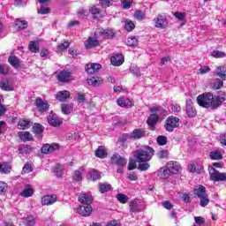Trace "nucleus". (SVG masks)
Returning <instances> with one entry per match:
<instances>
[{"label":"nucleus","mask_w":226,"mask_h":226,"mask_svg":"<svg viewBox=\"0 0 226 226\" xmlns=\"http://www.w3.org/2000/svg\"><path fill=\"white\" fill-rule=\"evenodd\" d=\"M225 96L218 95L214 97L211 93H204L197 97V102L200 107H203L204 109H211V110H215L217 107L222 105V102H225Z\"/></svg>","instance_id":"nucleus-1"},{"label":"nucleus","mask_w":226,"mask_h":226,"mask_svg":"<svg viewBox=\"0 0 226 226\" xmlns=\"http://www.w3.org/2000/svg\"><path fill=\"white\" fill-rule=\"evenodd\" d=\"M154 154V149L149 146H143L135 152V158L138 162H149Z\"/></svg>","instance_id":"nucleus-2"},{"label":"nucleus","mask_w":226,"mask_h":226,"mask_svg":"<svg viewBox=\"0 0 226 226\" xmlns=\"http://www.w3.org/2000/svg\"><path fill=\"white\" fill-rule=\"evenodd\" d=\"M194 195L198 196L200 199V205L201 207H206L207 204H209V198L207 197V193L206 192V187L203 185H199L193 190Z\"/></svg>","instance_id":"nucleus-3"},{"label":"nucleus","mask_w":226,"mask_h":226,"mask_svg":"<svg viewBox=\"0 0 226 226\" xmlns=\"http://www.w3.org/2000/svg\"><path fill=\"white\" fill-rule=\"evenodd\" d=\"M181 124V120L174 116H170L166 119V124L164 125L166 132H172L175 128H179Z\"/></svg>","instance_id":"nucleus-4"},{"label":"nucleus","mask_w":226,"mask_h":226,"mask_svg":"<svg viewBox=\"0 0 226 226\" xmlns=\"http://www.w3.org/2000/svg\"><path fill=\"white\" fill-rule=\"evenodd\" d=\"M146 137V131L142 129H134L130 134H124V140H139Z\"/></svg>","instance_id":"nucleus-5"},{"label":"nucleus","mask_w":226,"mask_h":226,"mask_svg":"<svg viewBox=\"0 0 226 226\" xmlns=\"http://www.w3.org/2000/svg\"><path fill=\"white\" fill-rule=\"evenodd\" d=\"M208 172H209L210 178L212 179V181H215V182L226 181V173L219 172L213 167L208 168Z\"/></svg>","instance_id":"nucleus-6"},{"label":"nucleus","mask_w":226,"mask_h":226,"mask_svg":"<svg viewBox=\"0 0 226 226\" xmlns=\"http://www.w3.org/2000/svg\"><path fill=\"white\" fill-rule=\"evenodd\" d=\"M154 26L158 29H165L169 23L167 22V16L165 14H158L154 19Z\"/></svg>","instance_id":"nucleus-7"},{"label":"nucleus","mask_w":226,"mask_h":226,"mask_svg":"<svg viewBox=\"0 0 226 226\" xmlns=\"http://www.w3.org/2000/svg\"><path fill=\"white\" fill-rule=\"evenodd\" d=\"M35 107L39 112H47L50 108V104H49V102L43 101L39 97L35 100Z\"/></svg>","instance_id":"nucleus-8"},{"label":"nucleus","mask_w":226,"mask_h":226,"mask_svg":"<svg viewBox=\"0 0 226 226\" xmlns=\"http://www.w3.org/2000/svg\"><path fill=\"white\" fill-rule=\"evenodd\" d=\"M166 167L170 174H179L181 172V164L177 162L170 161L167 162Z\"/></svg>","instance_id":"nucleus-9"},{"label":"nucleus","mask_w":226,"mask_h":226,"mask_svg":"<svg viewBox=\"0 0 226 226\" xmlns=\"http://www.w3.org/2000/svg\"><path fill=\"white\" fill-rule=\"evenodd\" d=\"M93 211V207L91 205H80L77 209V214L80 216H89Z\"/></svg>","instance_id":"nucleus-10"},{"label":"nucleus","mask_w":226,"mask_h":226,"mask_svg":"<svg viewBox=\"0 0 226 226\" xmlns=\"http://www.w3.org/2000/svg\"><path fill=\"white\" fill-rule=\"evenodd\" d=\"M48 123L50 126H61L63 124V119L59 118L56 114H49L48 116Z\"/></svg>","instance_id":"nucleus-11"},{"label":"nucleus","mask_w":226,"mask_h":226,"mask_svg":"<svg viewBox=\"0 0 226 226\" xmlns=\"http://www.w3.org/2000/svg\"><path fill=\"white\" fill-rule=\"evenodd\" d=\"M59 149V144L53 143V144H45L41 147V153L44 154H49V153H54V151H57Z\"/></svg>","instance_id":"nucleus-12"},{"label":"nucleus","mask_w":226,"mask_h":226,"mask_svg":"<svg viewBox=\"0 0 226 226\" xmlns=\"http://www.w3.org/2000/svg\"><path fill=\"white\" fill-rule=\"evenodd\" d=\"M129 206L131 213H140L142 211V201L139 200L131 201Z\"/></svg>","instance_id":"nucleus-13"},{"label":"nucleus","mask_w":226,"mask_h":226,"mask_svg":"<svg viewBox=\"0 0 226 226\" xmlns=\"http://www.w3.org/2000/svg\"><path fill=\"white\" fill-rule=\"evenodd\" d=\"M57 202V196L53 195H46L41 198L42 206H52V204H56Z\"/></svg>","instance_id":"nucleus-14"},{"label":"nucleus","mask_w":226,"mask_h":226,"mask_svg":"<svg viewBox=\"0 0 226 226\" xmlns=\"http://www.w3.org/2000/svg\"><path fill=\"white\" fill-rule=\"evenodd\" d=\"M112 163H116V165H118V167H124L127 163L126 159L121 157L119 154H115L111 157Z\"/></svg>","instance_id":"nucleus-15"},{"label":"nucleus","mask_w":226,"mask_h":226,"mask_svg":"<svg viewBox=\"0 0 226 226\" xmlns=\"http://www.w3.org/2000/svg\"><path fill=\"white\" fill-rule=\"evenodd\" d=\"M57 79L59 82H70L72 80V72L64 70L58 73Z\"/></svg>","instance_id":"nucleus-16"},{"label":"nucleus","mask_w":226,"mask_h":226,"mask_svg":"<svg viewBox=\"0 0 226 226\" xmlns=\"http://www.w3.org/2000/svg\"><path fill=\"white\" fill-rule=\"evenodd\" d=\"M13 81L10 79H3L0 81V89L2 91H13Z\"/></svg>","instance_id":"nucleus-17"},{"label":"nucleus","mask_w":226,"mask_h":226,"mask_svg":"<svg viewBox=\"0 0 226 226\" xmlns=\"http://www.w3.org/2000/svg\"><path fill=\"white\" fill-rule=\"evenodd\" d=\"M79 202L81 204H86V206H91L93 202V196L87 193H81L78 199Z\"/></svg>","instance_id":"nucleus-18"},{"label":"nucleus","mask_w":226,"mask_h":226,"mask_svg":"<svg viewBox=\"0 0 226 226\" xmlns=\"http://www.w3.org/2000/svg\"><path fill=\"white\" fill-rule=\"evenodd\" d=\"M117 103L119 107H124L125 109H130V107H133V101L130 99H124V97H120L117 100Z\"/></svg>","instance_id":"nucleus-19"},{"label":"nucleus","mask_w":226,"mask_h":226,"mask_svg":"<svg viewBox=\"0 0 226 226\" xmlns=\"http://www.w3.org/2000/svg\"><path fill=\"white\" fill-rule=\"evenodd\" d=\"M159 117L156 114H152L147 118V124L150 127V130L154 131V126H156V124L158 123Z\"/></svg>","instance_id":"nucleus-20"},{"label":"nucleus","mask_w":226,"mask_h":226,"mask_svg":"<svg viewBox=\"0 0 226 226\" xmlns=\"http://www.w3.org/2000/svg\"><path fill=\"white\" fill-rule=\"evenodd\" d=\"M113 66H121L124 63V56L123 55H116L110 59Z\"/></svg>","instance_id":"nucleus-21"},{"label":"nucleus","mask_w":226,"mask_h":226,"mask_svg":"<svg viewBox=\"0 0 226 226\" xmlns=\"http://www.w3.org/2000/svg\"><path fill=\"white\" fill-rule=\"evenodd\" d=\"M88 11L91 13L94 19H102V10L97 8L96 5L90 6Z\"/></svg>","instance_id":"nucleus-22"},{"label":"nucleus","mask_w":226,"mask_h":226,"mask_svg":"<svg viewBox=\"0 0 226 226\" xmlns=\"http://www.w3.org/2000/svg\"><path fill=\"white\" fill-rule=\"evenodd\" d=\"M100 45V41L96 40V37H89L85 41L86 49H93V47H98Z\"/></svg>","instance_id":"nucleus-23"},{"label":"nucleus","mask_w":226,"mask_h":226,"mask_svg":"<svg viewBox=\"0 0 226 226\" xmlns=\"http://www.w3.org/2000/svg\"><path fill=\"white\" fill-rule=\"evenodd\" d=\"M170 171L167 168V166L162 167L159 170L157 176L161 177V179H168L170 177Z\"/></svg>","instance_id":"nucleus-24"},{"label":"nucleus","mask_w":226,"mask_h":226,"mask_svg":"<svg viewBox=\"0 0 226 226\" xmlns=\"http://www.w3.org/2000/svg\"><path fill=\"white\" fill-rule=\"evenodd\" d=\"M102 69V64H90L86 67L87 73H95L98 70Z\"/></svg>","instance_id":"nucleus-25"},{"label":"nucleus","mask_w":226,"mask_h":226,"mask_svg":"<svg viewBox=\"0 0 226 226\" xmlns=\"http://www.w3.org/2000/svg\"><path fill=\"white\" fill-rule=\"evenodd\" d=\"M19 137L23 142H30V140H33V135L29 132H20Z\"/></svg>","instance_id":"nucleus-26"},{"label":"nucleus","mask_w":226,"mask_h":226,"mask_svg":"<svg viewBox=\"0 0 226 226\" xmlns=\"http://www.w3.org/2000/svg\"><path fill=\"white\" fill-rule=\"evenodd\" d=\"M68 98H70V92L67 90L60 91L56 94V100L58 102H65Z\"/></svg>","instance_id":"nucleus-27"},{"label":"nucleus","mask_w":226,"mask_h":226,"mask_svg":"<svg viewBox=\"0 0 226 226\" xmlns=\"http://www.w3.org/2000/svg\"><path fill=\"white\" fill-rule=\"evenodd\" d=\"M87 82L89 86H93L94 87H96L97 86H100L102 82L103 79L99 77H91L87 79Z\"/></svg>","instance_id":"nucleus-28"},{"label":"nucleus","mask_w":226,"mask_h":226,"mask_svg":"<svg viewBox=\"0 0 226 226\" xmlns=\"http://www.w3.org/2000/svg\"><path fill=\"white\" fill-rule=\"evenodd\" d=\"M98 179H102V175L100 174V171L96 170H92L88 176L89 181H98Z\"/></svg>","instance_id":"nucleus-29"},{"label":"nucleus","mask_w":226,"mask_h":226,"mask_svg":"<svg viewBox=\"0 0 226 226\" xmlns=\"http://www.w3.org/2000/svg\"><path fill=\"white\" fill-rule=\"evenodd\" d=\"M85 170H86L84 169V167H81L78 170H75L73 175V180L79 183L82 179V176H84Z\"/></svg>","instance_id":"nucleus-30"},{"label":"nucleus","mask_w":226,"mask_h":226,"mask_svg":"<svg viewBox=\"0 0 226 226\" xmlns=\"http://www.w3.org/2000/svg\"><path fill=\"white\" fill-rule=\"evenodd\" d=\"M31 127V121L26 119H20L18 123V128L19 130H27Z\"/></svg>","instance_id":"nucleus-31"},{"label":"nucleus","mask_w":226,"mask_h":226,"mask_svg":"<svg viewBox=\"0 0 226 226\" xmlns=\"http://www.w3.org/2000/svg\"><path fill=\"white\" fill-rule=\"evenodd\" d=\"M28 49L30 50V52L38 54V52H40V46L38 44V41H31L28 45Z\"/></svg>","instance_id":"nucleus-32"},{"label":"nucleus","mask_w":226,"mask_h":226,"mask_svg":"<svg viewBox=\"0 0 226 226\" xmlns=\"http://www.w3.org/2000/svg\"><path fill=\"white\" fill-rule=\"evenodd\" d=\"M33 195H34V190L31 187H26L23 192H20V196L25 197L26 199L33 197Z\"/></svg>","instance_id":"nucleus-33"},{"label":"nucleus","mask_w":226,"mask_h":226,"mask_svg":"<svg viewBox=\"0 0 226 226\" xmlns=\"http://www.w3.org/2000/svg\"><path fill=\"white\" fill-rule=\"evenodd\" d=\"M215 73L217 77H220L222 80H226V69L223 66H219L216 68Z\"/></svg>","instance_id":"nucleus-34"},{"label":"nucleus","mask_w":226,"mask_h":226,"mask_svg":"<svg viewBox=\"0 0 226 226\" xmlns=\"http://www.w3.org/2000/svg\"><path fill=\"white\" fill-rule=\"evenodd\" d=\"M95 156H97V158H107V150H105V147H98L95 151Z\"/></svg>","instance_id":"nucleus-35"},{"label":"nucleus","mask_w":226,"mask_h":226,"mask_svg":"<svg viewBox=\"0 0 226 226\" xmlns=\"http://www.w3.org/2000/svg\"><path fill=\"white\" fill-rule=\"evenodd\" d=\"M99 33L103 38L110 39L114 38V31L112 29L100 30Z\"/></svg>","instance_id":"nucleus-36"},{"label":"nucleus","mask_w":226,"mask_h":226,"mask_svg":"<svg viewBox=\"0 0 226 226\" xmlns=\"http://www.w3.org/2000/svg\"><path fill=\"white\" fill-rule=\"evenodd\" d=\"M223 151L215 150L210 153L211 160H222L223 158Z\"/></svg>","instance_id":"nucleus-37"},{"label":"nucleus","mask_w":226,"mask_h":226,"mask_svg":"<svg viewBox=\"0 0 226 226\" xmlns=\"http://www.w3.org/2000/svg\"><path fill=\"white\" fill-rule=\"evenodd\" d=\"M210 87L212 89H221V87H223V81L220 79H215L213 82L210 83Z\"/></svg>","instance_id":"nucleus-38"},{"label":"nucleus","mask_w":226,"mask_h":226,"mask_svg":"<svg viewBox=\"0 0 226 226\" xmlns=\"http://www.w3.org/2000/svg\"><path fill=\"white\" fill-rule=\"evenodd\" d=\"M53 172L56 174V176H57V177H61L63 174H64V167H63L61 164H57L53 169Z\"/></svg>","instance_id":"nucleus-39"},{"label":"nucleus","mask_w":226,"mask_h":226,"mask_svg":"<svg viewBox=\"0 0 226 226\" xmlns=\"http://www.w3.org/2000/svg\"><path fill=\"white\" fill-rule=\"evenodd\" d=\"M11 171V166L8 163H0L1 174H10Z\"/></svg>","instance_id":"nucleus-40"},{"label":"nucleus","mask_w":226,"mask_h":226,"mask_svg":"<svg viewBox=\"0 0 226 226\" xmlns=\"http://www.w3.org/2000/svg\"><path fill=\"white\" fill-rule=\"evenodd\" d=\"M8 62L14 68H19V66H20V62L19 61V58L15 56H11L8 59Z\"/></svg>","instance_id":"nucleus-41"},{"label":"nucleus","mask_w":226,"mask_h":226,"mask_svg":"<svg viewBox=\"0 0 226 226\" xmlns=\"http://www.w3.org/2000/svg\"><path fill=\"white\" fill-rule=\"evenodd\" d=\"M20 154H29V153H33V147L29 145H24L19 148Z\"/></svg>","instance_id":"nucleus-42"},{"label":"nucleus","mask_w":226,"mask_h":226,"mask_svg":"<svg viewBox=\"0 0 226 226\" xmlns=\"http://www.w3.org/2000/svg\"><path fill=\"white\" fill-rule=\"evenodd\" d=\"M124 29L125 31H128V33L133 31L135 29V24L131 19H125L124 20Z\"/></svg>","instance_id":"nucleus-43"},{"label":"nucleus","mask_w":226,"mask_h":226,"mask_svg":"<svg viewBox=\"0 0 226 226\" xmlns=\"http://www.w3.org/2000/svg\"><path fill=\"white\" fill-rule=\"evenodd\" d=\"M204 167L202 165H198V170L196 164H190L189 165V170L190 172L195 173L196 174H200L202 172Z\"/></svg>","instance_id":"nucleus-44"},{"label":"nucleus","mask_w":226,"mask_h":226,"mask_svg":"<svg viewBox=\"0 0 226 226\" xmlns=\"http://www.w3.org/2000/svg\"><path fill=\"white\" fill-rule=\"evenodd\" d=\"M112 185L110 184H99V191L101 193H107V192H110Z\"/></svg>","instance_id":"nucleus-45"},{"label":"nucleus","mask_w":226,"mask_h":226,"mask_svg":"<svg viewBox=\"0 0 226 226\" xmlns=\"http://www.w3.org/2000/svg\"><path fill=\"white\" fill-rule=\"evenodd\" d=\"M150 112H157L159 116H163L167 114V110H165V109L162 108L161 106L150 108Z\"/></svg>","instance_id":"nucleus-46"},{"label":"nucleus","mask_w":226,"mask_h":226,"mask_svg":"<svg viewBox=\"0 0 226 226\" xmlns=\"http://www.w3.org/2000/svg\"><path fill=\"white\" fill-rule=\"evenodd\" d=\"M15 26L18 27L19 30L26 29V27H27V21L21 20V19H16Z\"/></svg>","instance_id":"nucleus-47"},{"label":"nucleus","mask_w":226,"mask_h":226,"mask_svg":"<svg viewBox=\"0 0 226 226\" xmlns=\"http://www.w3.org/2000/svg\"><path fill=\"white\" fill-rule=\"evenodd\" d=\"M70 47V42L64 41L56 46V52H64Z\"/></svg>","instance_id":"nucleus-48"},{"label":"nucleus","mask_w":226,"mask_h":226,"mask_svg":"<svg viewBox=\"0 0 226 226\" xmlns=\"http://www.w3.org/2000/svg\"><path fill=\"white\" fill-rule=\"evenodd\" d=\"M185 110L188 117H195V116H197V110L195 109V108H193V106L186 107Z\"/></svg>","instance_id":"nucleus-49"},{"label":"nucleus","mask_w":226,"mask_h":226,"mask_svg":"<svg viewBox=\"0 0 226 226\" xmlns=\"http://www.w3.org/2000/svg\"><path fill=\"white\" fill-rule=\"evenodd\" d=\"M24 223L26 226H34L36 221L33 215H28L24 219Z\"/></svg>","instance_id":"nucleus-50"},{"label":"nucleus","mask_w":226,"mask_h":226,"mask_svg":"<svg viewBox=\"0 0 226 226\" xmlns=\"http://www.w3.org/2000/svg\"><path fill=\"white\" fill-rule=\"evenodd\" d=\"M126 43L128 47H137L139 45V40H137L133 36H131V37H128Z\"/></svg>","instance_id":"nucleus-51"},{"label":"nucleus","mask_w":226,"mask_h":226,"mask_svg":"<svg viewBox=\"0 0 226 226\" xmlns=\"http://www.w3.org/2000/svg\"><path fill=\"white\" fill-rule=\"evenodd\" d=\"M117 199L118 202H120L121 204H126V202H128V200H130V198H128L124 193H118L117 195Z\"/></svg>","instance_id":"nucleus-52"},{"label":"nucleus","mask_w":226,"mask_h":226,"mask_svg":"<svg viewBox=\"0 0 226 226\" xmlns=\"http://www.w3.org/2000/svg\"><path fill=\"white\" fill-rule=\"evenodd\" d=\"M33 130L35 135H41V133H43V125L40 124H34Z\"/></svg>","instance_id":"nucleus-53"},{"label":"nucleus","mask_w":226,"mask_h":226,"mask_svg":"<svg viewBox=\"0 0 226 226\" xmlns=\"http://www.w3.org/2000/svg\"><path fill=\"white\" fill-rule=\"evenodd\" d=\"M33 172V164L31 162H26L22 170V174H29Z\"/></svg>","instance_id":"nucleus-54"},{"label":"nucleus","mask_w":226,"mask_h":226,"mask_svg":"<svg viewBox=\"0 0 226 226\" xmlns=\"http://www.w3.org/2000/svg\"><path fill=\"white\" fill-rule=\"evenodd\" d=\"M130 71L132 75H136V77H140V69L136 64H131Z\"/></svg>","instance_id":"nucleus-55"},{"label":"nucleus","mask_w":226,"mask_h":226,"mask_svg":"<svg viewBox=\"0 0 226 226\" xmlns=\"http://www.w3.org/2000/svg\"><path fill=\"white\" fill-rule=\"evenodd\" d=\"M211 56H212V57H215L216 59H218L220 57H226L225 52L220 51V50L212 51Z\"/></svg>","instance_id":"nucleus-56"},{"label":"nucleus","mask_w":226,"mask_h":226,"mask_svg":"<svg viewBox=\"0 0 226 226\" xmlns=\"http://www.w3.org/2000/svg\"><path fill=\"white\" fill-rule=\"evenodd\" d=\"M73 109V104H67L62 106V112L63 114H70Z\"/></svg>","instance_id":"nucleus-57"},{"label":"nucleus","mask_w":226,"mask_h":226,"mask_svg":"<svg viewBox=\"0 0 226 226\" xmlns=\"http://www.w3.org/2000/svg\"><path fill=\"white\" fill-rule=\"evenodd\" d=\"M89 11H87V10L79 9L78 17H79V19H87Z\"/></svg>","instance_id":"nucleus-58"},{"label":"nucleus","mask_w":226,"mask_h":226,"mask_svg":"<svg viewBox=\"0 0 226 226\" xmlns=\"http://www.w3.org/2000/svg\"><path fill=\"white\" fill-rule=\"evenodd\" d=\"M121 3L124 10H130V8H132L133 0H121Z\"/></svg>","instance_id":"nucleus-59"},{"label":"nucleus","mask_w":226,"mask_h":226,"mask_svg":"<svg viewBox=\"0 0 226 226\" xmlns=\"http://www.w3.org/2000/svg\"><path fill=\"white\" fill-rule=\"evenodd\" d=\"M99 1L102 8H109V6H112V3H114V0H99Z\"/></svg>","instance_id":"nucleus-60"},{"label":"nucleus","mask_w":226,"mask_h":226,"mask_svg":"<svg viewBox=\"0 0 226 226\" xmlns=\"http://www.w3.org/2000/svg\"><path fill=\"white\" fill-rule=\"evenodd\" d=\"M144 17H146V14L141 11H136L134 13V19H136V20H144Z\"/></svg>","instance_id":"nucleus-61"},{"label":"nucleus","mask_w":226,"mask_h":226,"mask_svg":"<svg viewBox=\"0 0 226 226\" xmlns=\"http://www.w3.org/2000/svg\"><path fill=\"white\" fill-rule=\"evenodd\" d=\"M157 143L159 144V146H165V144H167V137L165 136L157 137Z\"/></svg>","instance_id":"nucleus-62"},{"label":"nucleus","mask_w":226,"mask_h":226,"mask_svg":"<svg viewBox=\"0 0 226 226\" xmlns=\"http://www.w3.org/2000/svg\"><path fill=\"white\" fill-rule=\"evenodd\" d=\"M174 17H176V19H177V20H185V19L186 17V13H185V12H175Z\"/></svg>","instance_id":"nucleus-63"},{"label":"nucleus","mask_w":226,"mask_h":226,"mask_svg":"<svg viewBox=\"0 0 226 226\" xmlns=\"http://www.w3.org/2000/svg\"><path fill=\"white\" fill-rule=\"evenodd\" d=\"M106 226H121V222L117 220L109 221L108 222Z\"/></svg>","instance_id":"nucleus-64"}]
</instances>
